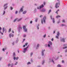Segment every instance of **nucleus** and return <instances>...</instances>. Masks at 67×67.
<instances>
[{
	"label": "nucleus",
	"mask_w": 67,
	"mask_h": 67,
	"mask_svg": "<svg viewBox=\"0 0 67 67\" xmlns=\"http://www.w3.org/2000/svg\"><path fill=\"white\" fill-rule=\"evenodd\" d=\"M45 2H43V4H44V5H45Z\"/></svg>",
	"instance_id": "38"
},
{
	"label": "nucleus",
	"mask_w": 67,
	"mask_h": 67,
	"mask_svg": "<svg viewBox=\"0 0 67 67\" xmlns=\"http://www.w3.org/2000/svg\"><path fill=\"white\" fill-rule=\"evenodd\" d=\"M67 48V47H63V49H65V48Z\"/></svg>",
	"instance_id": "43"
},
{
	"label": "nucleus",
	"mask_w": 67,
	"mask_h": 67,
	"mask_svg": "<svg viewBox=\"0 0 67 67\" xmlns=\"http://www.w3.org/2000/svg\"><path fill=\"white\" fill-rule=\"evenodd\" d=\"M33 55V53L32 52L31 53V56H32V55Z\"/></svg>",
	"instance_id": "29"
},
{
	"label": "nucleus",
	"mask_w": 67,
	"mask_h": 67,
	"mask_svg": "<svg viewBox=\"0 0 67 67\" xmlns=\"http://www.w3.org/2000/svg\"><path fill=\"white\" fill-rule=\"evenodd\" d=\"M0 30H1L2 28L1 27H0Z\"/></svg>",
	"instance_id": "62"
},
{
	"label": "nucleus",
	"mask_w": 67,
	"mask_h": 67,
	"mask_svg": "<svg viewBox=\"0 0 67 67\" xmlns=\"http://www.w3.org/2000/svg\"><path fill=\"white\" fill-rule=\"evenodd\" d=\"M11 28H10L8 32H11Z\"/></svg>",
	"instance_id": "19"
},
{
	"label": "nucleus",
	"mask_w": 67,
	"mask_h": 67,
	"mask_svg": "<svg viewBox=\"0 0 67 67\" xmlns=\"http://www.w3.org/2000/svg\"><path fill=\"white\" fill-rule=\"evenodd\" d=\"M11 36L12 37H13L14 36V35L13 34L12 35V34H9V37H10V38L11 37Z\"/></svg>",
	"instance_id": "4"
},
{
	"label": "nucleus",
	"mask_w": 67,
	"mask_h": 67,
	"mask_svg": "<svg viewBox=\"0 0 67 67\" xmlns=\"http://www.w3.org/2000/svg\"><path fill=\"white\" fill-rule=\"evenodd\" d=\"M16 59V58L15 57H14V60H15Z\"/></svg>",
	"instance_id": "39"
},
{
	"label": "nucleus",
	"mask_w": 67,
	"mask_h": 67,
	"mask_svg": "<svg viewBox=\"0 0 67 67\" xmlns=\"http://www.w3.org/2000/svg\"><path fill=\"white\" fill-rule=\"evenodd\" d=\"M23 47H25V45H24Z\"/></svg>",
	"instance_id": "61"
},
{
	"label": "nucleus",
	"mask_w": 67,
	"mask_h": 67,
	"mask_svg": "<svg viewBox=\"0 0 67 67\" xmlns=\"http://www.w3.org/2000/svg\"><path fill=\"white\" fill-rule=\"evenodd\" d=\"M17 20H18V18H16L15 19L14 21V22H15V21H16Z\"/></svg>",
	"instance_id": "20"
},
{
	"label": "nucleus",
	"mask_w": 67,
	"mask_h": 67,
	"mask_svg": "<svg viewBox=\"0 0 67 67\" xmlns=\"http://www.w3.org/2000/svg\"><path fill=\"white\" fill-rule=\"evenodd\" d=\"M10 65H11V64H8V67H9V66H10Z\"/></svg>",
	"instance_id": "34"
},
{
	"label": "nucleus",
	"mask_w": 67,
	"mask_h": 67,
	"mask_svg": "<svg viewBox=\"0 0 67 67\" xmlns=\"http://www.w3.org/2000/svg\"><path fill=\"white\" fill-rule=\"evenodd\" d=\"M31 64V63L30 62H29L28 63V64Z\"/></svg>",
	"instance_id": "50"
},
{
	"label": "nucleus",
	"mask_w": 67,
	"mask_h": 67,
	"mask_svg": "<svg viewBox=\"0 0 67 67\" xmlns=\"http://www.w3.org/2000/svg\"><path fill=\"white\" fill-rule=\"evenodd\" d=\"M15 56V53L14 52L13 53V56Z\"/></svg>",
	"instance_id": "23"
},
{
	"label": "nucleus",
	"mask_w": 67,
	"mask_h": 67,
	"mask_svg": "<svg viewBox=\"0 0 67 67\" xmlns=\"http://www.w3.org/2000/svg\"><path fill=\"white\" fill-rule=\"evenodd\" d=\"M19 59V57H17L16 58V60H18Z\"/></svg>",
	"instance_id": "36"
},
{
	"label": "nucleus",
	"mask_w": 67,
	"mask_h": 67,
	"mask_svg": "<svg viewBox=\"0 0 67 67\" xmlns=\"http://www.w3.org/2000/svg\"><path fill=\"white\" fill-rule=\"evenodd\" d=\"M55 33V31H53V34H54V33Z\"/></svg>",
	"instance_id": "63"
},
{
	"label": "nucleus",
	"mask_w": 67,
	"mask_h": 67,
	"mask_svg": "<svg viewBox=\"0 0 67 67\" xmlns=\"http://www.w3.org/2000/svg\"><path fill=\"white\" fill-rule=\"evenodd\" d=\"M61 42H62L63 41V42H65V39L63 38L61 40Z\"/></svg>",
	"instance_id": "7"
},
{
	"label": "nucleus",
	"mask_w": 67,
	"mask_h": 67,
	"mask_svg": "<svg viewBox=\"0 0 67 67\" xmlns=\"http://www.w3.org/2000/svg\"><path fill=\"white\" fill-rule=\"evenodd\" d=\"M25 39H24L23 40V41H25Z\"/></svg>",
	"instance_id": "58"
},
{
	"label": "nucleus",
	"mask_w": 67,
	"mask_h": 67,
	"mask_svg": "<svg viewBox=\"0 0 67 67\" xmlns=\"http://www.w3.org/2000/svg\"><path fill=\"white\" fill-rule=\"evenodd\" d=\"M23 8H21L20 9V11H19V12H23Z\"/></svg>",
	"instance_id": "9"
},
{
	"label": "nucleus",
	"mask_w": 67,
	"mask_h": 67,
	"mask_svg": "<svg viewBox=\"0 0 67 67\" xmlns=\"http://www.w3.org/2000/svg\"><path fill=\"white\" fill-rule=\"evenodd\" d=\"M25 31L24 32H26L27 31V29H25Z\"/></svg>",
	"instance_id": "25"
},
{
	"label": "nucleus",
	"mask_w": 67,
	"mask_h": 67,
	"mask_svg": "<svg viewBox=\"0 0 67 67\" xmlns=\"http://www.w3.org/2000/svg\"><path fill=\"white\" fill-rule=\"evenodd\" d=\"M24 37H26V35H24Z\"/></svg>",
	"instance_id": "33"
},
{
	"label": "nucleus",
	"mask_w": 67,
	"mask_h": 67,
	"mask_svg": "<svg viewBox=\"0 0 67 67\" xmlns=\"http://www.w3.org/2000/svg\"><path fill=\"white\" fill-rule=\"evenodd\" d=\"M39 44H38L37 45V47H39Z\"/></svg>",
	"instance_id": "26"
},
{
	"label": "nucleus",
	"mask_w": 67,
	"mask_h": 67,
	"mask_svg": "<svg viewBox=\"0 0 67 67\" xmlns=\"http://www.w3.org/2000/svg\"><path fill=\"white\" fill-rule=\"evenodd\" d=\"M7 5H8V4H6L4 5V10H5V9H7V7H8L7 6Z\"/></svg>",
	"instance_id": "1"
},
{
	"label": "nucleus",
	"mask_w": 67,
	"mask_h": 67,
	"mask_svg": "<svg viewBox=\"0 0 67 67\" xmlns=\"http://www.w3.org/2000/svg\"><path fill=\"white\" fill-rule=\"evenodd\" d=\"M60 35V34H59V32H58L57 33V36H59Z\"/></svg>",
	"instance_id": "11"
},
{
	"label": "nucleus",
	"mask_w": 67,
	"mask_h": 67,
	"mask_svg": "<svg viewBox=\"0 0 67 67\" xmlns=\"http://www.w3.org/2000/svg\"><path fill=\"white\" fill-rule=\"evenodd\" d=\"M49 44H48V47H49L50 46V45H49V44H50L51 45H52V43L51 41H49Z\"/></svg>",
	"instance_id": "3"
},
{
	"label": "nucleus",
	"mask_w": 67,
	"mask_h": 67,
	"mask_svg": "<svg viewBox=\"0 0 67 67\" xmlns=\"http://www.w3.org/2000/svg\"><path fill=\"white\" fill-rule=\"evenodd\" d=\"M27 44H28L27 43H26L25 44V45H26V46H27Z\"/></svg>",
	"instance_id": "48"
},
{
	"label": "nucleus",
	"mask_w": 67,
	"mask_h": 67,
	"mask_svg": "<svg viewBox=\"0 0 67 67\" xmlns=\"http://www.w3.org/2000/svg\"><path fill=\"white\" fill-rule=\"evenodd\" d=\"M45 51V50H42V56H44V52Z\"/></svg>",
	"instance_id": "8"
},
{
	"label": "nucleus",
	"mask_w": 67,
	"mask_h": 67,
	"mask_svg": "<svg viewBox=\"0 0 67 67\" xmlns=\"http://www.w3.org/2000/svg\"><path fill=\"white\" fill-rule=\"evenodd\" d=\"M54 40V39H53V38H52L51 39V41H53Z\"/></svg>",
	"instance_id": "51"
},
{
	"label": "nucleus",
	"mask_w": 67,
	"mask_h": 67,
	"mask_svg": "<svg viewBox=\"0 0 67 67\" xmlns=\"http://www.w3.org/2000/svg\"><path fill=\"white\" fill-rule=\"evenodd\" d=\"M46 34H45V35H44V36H43V37L44 38H45V37H46Z\"/></svg>",
	"instance_id": "28"
},
{
	"label": "nucleus",
	"mask_w": 67,
	"mask_h": 67,
	"mask_svg": "<svg viewBox=\"0 0 67 67\" xmlns=\"http://www.w3.org/2000/svg\"><path fill=\"white\" fill-rule=\"evenodd\" d=\"M46 19V16L44 17L43 18V21L44 22V23H45V19Z\"/></svg>",
	"instance_id": "2"
},
{
	"label": "nucleus",
	"mask_w": 67,
	"mask_h": 67,
	"mask_svg": "<svg viewBox=\"0 0 67 67\" xmlns=\"http://www.w3.org/2000/svg\"><path fill=\"white\" fill-rule=\"evenodd\" d=\"M5 11H4V13L3 14V15H4V14H5Z\"/></svg>",
	"instance_id": "31"
},
{
	"label": "nucleus",
	"mask_w": 67,
	"mask_h": 67,
	"mask_svg": "<svg viewBox=\"0 0 67 67\" xmlns=\"http://www.w3.org/2000/svg\"><path fill=\"white\" fill-rule=\"evenodd\" d=\"M4 50H5L4 48H3V49L2 50H3V51H4Z\"/></svg>",
	"instance_id": "46"
},
{
	"label": "nucleus",
	"mask_w": 67,
	"mask_h": 67,
	"mask_svg": "<svg viewBox=\"0 0 67 67\" xmlns=\"http://www.w3.org/2000/svg\"><path fill=\"white\" fill-rule=\"evenodd\" d=\"M19 41V40H17L16 41V43H18Z\"/></svg>",
	"instance_id": "42"
},
{
	"label": "nucleus",
	"mask_w": 67,
	"mask_h": 67,
	"mask_svg": "<svg viewBox=\"0 0 67 67\" xmlns=\"http://www.w3.org/2000/svg\"><path fill=\"white\" fill-rule=\"evenodd\" d=\"M51 10H50L49 11L48 13H49H49H50V12H51Z\"/></svg>",
	"instance_id": "24"
},
{
	"label": "nucleus",
	"mask_w": 67,
	"mask_h": 67,
	"mask_svg": "<svg viewBox=\"0 0 67 67\" xmlns=\"http://www.w3.org/2000/svg\"><path fill=\"white\" fill-rule=\"evenodd\" d=\"M56 36V38H57V39H58V36Z\"/></svg>",
	"instance_id": "22"
},
{
	"label": "nucleus",
	"mask_w": 67,
	"mask_h": 67,
	"mask_svg": "<svg viewBox=\"0 0 67 67\" xmlns=\"http://www.w3.org/2000/svg\"><path fill=\"white\" fill-rule=\"evenodd\" d=\"M0 33H1V34H2V35H3V33H2L1 31H0Z\"/></svg>",
	"instance_id": "35"
},
{
	"label": "nucleus",
	"mask_w": 67,
	"mask_h": 67,
	"mask_svg": "<svg viewBox=\"0 0 67 67\" xmlns=\"http://www.w3.org/2000/svg\"><path fill=\"white\" fill-rule=\"evenodd\" d=\"M18 13V11H16L15 12V14H17Z\"/></svg>",
	"instance_id": "45"
},
{
	"label": "nucleus",
	"mask_w": 67,
	"mask_h": 67,
	"mask_svg": "<svg viewBox=\"0 0 67 67\" xmlns=\"http://www.w3.org/2000/svg\"><path fill=\"white\" fill-rule=\"evenodd\" d=\"M41 23H42V24H43V20H41Z\"/></svg>",
	"instance_id": "32"
},
{
	"label": "nucleus",
	"mask_w": 67,
	"mask_h": 67,
	"mask_svg": "<svg viewBox=\"0 0 67 67\" xmlns=\"http://www.w3.org/2000/svg\"><path fill=\"white\" fill-rule=\"evenodd\" d=\"M42 16H43V15H41L40 16V18H41V17H42Z\"/></svg>",
	"instance_id": "49"
},
{
	"label": "nucleus",
	"mask_w": 67,
	"mask_h": 67,
	"mask_svg": "<svg viewBox=\"0 0 67 67\" xmlns=\"http://www.w3.org/2000/svg\"><path fill=\"white\" fill-rule=\"evenodd\" d=\"M25 52H26V50H25L23 52V53H25Z\"/></svg>",
	"instance_id": "47"
},
{
	"label": "nucleus",
	"mask_w": 67,
	"mask_h": 67,
	"mask_svg": "<svg viewBox=\"0 0 67 67\" xmlns=\"http://www.w3.org/2000/svg\"><path fill=\"white\" fill-rule=\"evenodd\" d=\"M45 47H47V45L46 44L45 45Z\"/></svg>",
	"instance_id": "55"
},
{
	"label": "nucleus",
	"mask_w": 67,
	"mask_h": 67,
	"mask_svg": "<svg viewBox=\"0 0 67 67\" xmlns=\"http://www.w3.org/2000/svg\"><path fill=\"white\" fill-rule=\"evenodd\" d=\"M12 33H14V31H12Z\"/></svg>",
	"instance_id": "57"
},
{
	"label": "nucleus",
	"mask_w": 67,
	"mask_h": 67,
	"mask_svg": "<svg viewBox=\"0 0 67 67\" xmlns=\"http://www.w3.org/2000/svg\"><path fill=\"white\" fill-rule=\"evenodd\" d=\"M62 22H65V21L64 20H63L62 21Z\"/></svg>",
	"instance_id": "40"
},
{
	"label": "nucleus",
	"mask_w": 67,
	"mask_h": 67,
	"mask_svg": "<svg viewBox=\"0 0 67 67\" xmlns=\"http://www.w3.org/2000/svg\"><path fill=\"white\" fill-rule=\"evenodd\" d=\"M1 58H2L1 57L0 58V60H1Z\"/></svg>",
	"instance_id": "64"
},
{
	"label": "nucleus",
	"mask_w": 67,
	"mask_h": 67,
	"mask_svg": "<svg viewBox=\"0 0 67 67\" xmlns=\"http://www.w3.org/2000/svg\"><path fill=\"white\" fill-rule=\"evenodd\" d=\"M26 28V26H23V29L24 30H25Z\"/></svg>",
	"instance_id": "13"
},
{
	"label": "nucleus",
	"mask_w": 67,
	"mask_h": 67,
	"mask_svg": "<svg viewBox=\"0 0 67 67\" xmlns=\"http://www.w3.org/2000/svg\"><path fill=\"white\" fill-rule=\"evenodd\" d=\"M18 64V62H16L15 64V65H16V64Z\"/></svg>",
	"instance_id": "37"
},
{
	"label": "nucleus",
	"mask_w": 67,
	"mask_h": 67,
	"mask_svg": "<svg viewBox=\"0 0 67 67\" xmlns=\"http://www.w3.org/2000/svg\"><path fill=\"white\" fill-rule=\"evenodd\" d=\"M62 63H64V61L63 60L62 62Z\"/></svg>",
	"instance_id": "44"
},
{
	"label": "nucleus",
	"mask_w": 67,
	"mask_h": 67,
	"mask_svg": "<svg viewBox=\"0 0 67 67\" xmlns=\"http://www.w3.org/2000/svg\"><path fill=\"white\" fill-rule=\"evenodd\" d=\"M53 23H55V19H54V18H53Z\"/></svg>",
	"instance_id": "14"
},
{
	"label": "nucleus",
	"mask_w": 67,
	"mask_h": 67,
	"mask_svg": "<svg viewBox=\"0 0 67 67\" xmlns=\"http://www.w3.org/2000/svg\"><path fill=\"white\" fill-rule=\"evenodd\" d=\"M66 26V25H64V24H62V25H61L62 26Z\"/></svg>",
	"instance_id": "21"
},
{
	"label": "nucleus",
	"mask_w": 67,
	"mask_h": 67,
	"mask_svg": "<svg viewBox=\"0 0 67 67\" xmlns=\"http://www.w3.org/2000/svg\"><path fill=\"white\" fill-rule=\"evenodd\" d=\"M19 28V29H20V28L21 29H22V27H20Z\"/></svg>",
	"instance_id": "52"
},
{
	"label": "nucleus",
	"mask_w": 67,
	"mask_h": 67,
	"mask_svg": "<svg viewBox=\"0 0 67 67\" xmlns=\"http://www.w3.org/2000/svg\"><path fill=\"white\" fill-rule=\"evenodd\" d=\"M10 8L11 9V10H12V9H13V8L12 7H10Z\"/></svg>",
	"instance_id": "41"
},
{
	"label": "nucleus",
	"mask_w": 67,
	"mask_h": 67,
	"mask_svg": "<svg viewBox=\"0 0 67 67\" xmlns=\"http://www.w3.org/2000/svg\"><path fill=\"white\" fill-rule=\"evenodd\" d=\"M37 28L38 30V29H39V28L38 27H37Z\"/></svg>",
	"instance_id": "59"
},
{
	"label": "nucleus",
	"mask_w": 67,
	"mask_h": 67,
	"mask_svg": "<svg viewBox=\"0 0 67 67\" xmlns=\"http://www.w3.org/2000/svg\"><path fill=\"white\" fill-rule=\"evenodd\" d=\"M45 10L44 9H43V10H41V12H45Z\"/></svg>",
	"instance_id": "15"
},
{
	"label": "nucleus",
	"mask_w": 67,
	"mask_h": 67,
	"mask_svg": "<svg viewBox=\"0 0 67 67\" xmlns=\"http://www.w3.org/2000/svg\"><path fill=\"white\" fill-rule=\"evenodd\" d=\"M60 16L59 15H58L57 16H56V18H60Z\"/></svg>",
	"instance_id": "12"
},
{
	"label": "nucleus",
	"mask_w": 67,
	"mask_h": 67,
	"mask_svg": "<svg viewBox=\"0 0 67 67\" xmlns=\"http://www.w3.org/2000/svg\"><path fill=\"white\" fill-rule=\"evenodd\" d=\"M58 67H60V65H58Z\"/></svg>",
	"instance_id": "30"
},
{
	"label": "nucleus",
	"mask_w": 67,
	"mask_h": 67,
	"mask_svg": "<svg viewBox=\"0 0 67 67\" xmlns=\"http://www.w3.org/2000/svg\"><path fill=\"white\" fill-rule=\"evenodd\" d=\"M22 19V18H21L20 19H18V20L17 21H21Z\"/></svg>",
	"instance_id": "10"
},
{
	"label": "nucleus",
	"mask_w": 67,
	"mask_h": 67,
	"mask_svg": "<svg viewBox=\"0 0 67 67\" xmlns=\"http://www.w3.org/2000/svg\"><path fill=\"white\" fill-rule=\"evenodd\" d=\"M44 61H43V62L42 63V64H44Z\"/></svg>",
	"instance_id": "60"
},
{
	"label": "nucleus",
	"mask_w": 67,
	"mask_h": 67,
	"mask_svg": "<svg viewBox=\"0 0 67 67\" xmlns=\"http://www.w3.org/2000/svg\"><path fill=\"white\" fill-rule=\"evenodd\" d=\"M43 7H44V5L43 4H42L40 6L39 9H40L41 8H43Z\"/></svg>",
	"instance_id": "6"
},
{
	"label": "nucleus",
	"mask_w": 67,
	"mask_h": 67,
	"mask_svg": "<svg viewBox=\"0 0 67 67\" xmlns=\"http://www.w3.org/2000/svg\"><path fill=\"white\" fill-rule=\"evenodd\" d=\"M59 11V10L58 9L56 12L55 13L57 14H58V11Z\"/></svg>",
	"instance_id": "16"
},
{
	"label": "nucleus",
	"mask_w": 67,
	"mask_h": 67,
	"mask_svg": "<svg viewBox=\"0 0 67 67\" xmlns=\"http://www.w3.org/2000/svg\"><path fill=\"white\" fill-rule=\"evenodd\" d=\"M58 5V3H56L55 4V8H58V7H59V6Z\"/></svg>",
	"instance_id": "5"
},
{
	"label": "nucleus",
	"mask_w": 67,
	"mask_h": 67,
	"mask_svg": "<svg viewBox=\"0 0 67 67\" xmlns=\"http://www.w3.org/2000/svg\"><path fill=\"white\" fill-rule=\"evenodd\" d=\"M30 23H31V24L32 23V21H30Z\"/></svg>",
	"instance_id": "53"
},
{
	"label": "nucleus",
	"mask_w": 67,
	"mask_h": 67,
	"mask_svg": "<svg viewBox=\"0 0 67 67\" xmlns=\"http://www.w3.org/2000/svg\"><path fill=\"white\" fill-rule=\"evenodd\" d=\"M65 53H66L67 52V50H66L65 51Z\"/></svg>",
	"instance_id": "56"
},
{
	"label": "nucleus",
	"mask_w": 67,
	"mask_h": 67,
	"mask_svg": "<svg viewBox=\"0 0 67 67\" xmlns=\"http://www.w3.org/2000/svg\"><path fill=\"white\" fill-rule=\"evenodd\" d=\"M50 17L51 19H52V20L53 19H52V16H51Z\"/></svg>",
	"instance_id": "54"
},
{
	"label": "nucleus",
	"mask_w": 67,
	"mask_h": 67,
	"mask_svg": "<svg viewBox=\"0 0 67 67\" xmlns=\"http://www.w3.org/2000/svg\"><path fill=\"white\" fill-rule=\"evenodd\" d=\"M28 47H27L26 48H25L24 49V51H26V49H27V48H28Z\"/></svg>",
	"instance_id": "17"
},
{
	"label": "nucleus",
	"mask_w": 67,
	"mask_h": 67,
	"mask_svg": "<svg viewBox=\"0 0 67 67\" xmlns=\"http://www.w3.org/2000/svg\"><path fill=\"white\" fill-rule=\"evenodd\" d=\"M3 32H4V28H3Z\"/></svg>",
	"instance_id": "27"
},
{
	"label": "nucleus",
	"mask_w": 67,
	"mask_h": 67,
	"mask_svg": "<svg viewBox=\"0 0 67 67\" xmlns=\"http://www.w3.org/2000/svg\"><path fill=\"white\" fill-rule=\"evenodd\" d=\"M26 13V11H24L23 12V14H25Z\"/></svg>",
	"instance_id": "18"
}]
</instances>
